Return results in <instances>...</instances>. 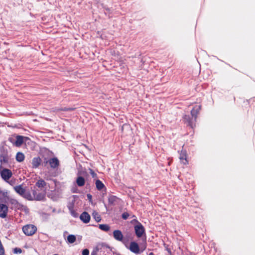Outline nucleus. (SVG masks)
<instances>
[{
    "label": "nucleus",
    "mask_w": 255,
    "mask_h": 255,
    "mask_svg": "<svg viewBox=\"0 0 255 255\" xmlns=\"http://www.w3.org/2000/svg\"><path fill=\"white\" fill-rule=\"evenodd\" d=\"M41 160L39 157H34L32 161V165L33 168H37L40 165Z\"/></svg>",
    "instance_id": "obj_14"
},
{
    "label": "nucleus",
    "mask_w": 255,
    "mask_h": 255,
    "mask_svg": "<svg viewBox=\"0 0 255 255\" xmlns=\"http://www.w3.org/2000/svg\"><path fill=\"white\" fill-rule=\"evenodd\" d=\"M68 109H65L64 110H67ZM68 110H72L71 109H68Z\"/></svg>",
    "instance_id": "obj_34"
},
{
    "label": "nucleus",
    "mask_w": 255,
    "mask_h": 255,
    "mask_svg": "<svg viewBox=\"0 0 255 255\" xmlns=\"http://www.w3.org/2000/svg\"><path fill=\"white\" fill-rule=\"evenodd\" d=\"M14 252L16 253H20L21 252V250L20 249L16 248L14 249Z\"/></svg>",
    "instance_id": "obj_31"
},
{
    "label": "nucleus",
    "mask_w": 255,
    "mask_h": 255,
    "mask_svg": "<svg viewBox=\"0 0 255 255\" xmlns=\"http://www.w3.org/2000/svg\"><path fill=\"white\" fill-rule=\"evenodd\" d=\"M127 248L131 252L136 254H138L142 252L146 249V246H144L142 247L141 249L140 250L137 243L135 242H131L130 243L129 247L127 246Z\"/></svg>",
    "instance_id": "obj_1"
},
{
    "label": "nucleus",
    "mask_w": 255,
    "mask_h": 255,
    "mask_svg": "<svg viewBox=\"0 0 255 255\" xmlns=\"http://www.w3.org/2000/svg\"><path fill=\"white\" fill-rule=\"evenodd\" d=\"M179 159L180 161L184 165H186L188 163V161L187 160V154L185 150H182L181 153H180Z\"/></svg>",
    "instance_id": "obj_11"
},
{
    "label": "nucleus",
    "mask_w": 255,
    "mask_h": 255,
    "mask_svg": "<svg viewBox=\"0 0 255 255\" xmlns=\"http://www.w3.org/2000/svg\"><path fill=\"white\" fill-rule=\"evenodd\" d=\"M37 228L33 225H27L22 228V231L27 236H32L36 231Z\"/></svg>",
    "instance_id": "obj_3"
},
{
    "label": "nucleus",
    "mask_w": 255,
    "mask_h": 255,
    "mask_svg": "<svg viewBox=\"0 0 255 255\" xmlns=\"http://www.w3.org/2000/svg\"><path fill=\"white\" fill-rule=\"evenodd\" d=\"M13 188L14 191L21 196L23 195L25 191V189L22 187V185L14 186Z\"/></svg>",
    "instance_id": "obj_13"
},
{
    "label": "nucleus",
    "mask_w": 255,
    "mask_h": 255,
    "mask_svg": "<svg viewBox=\"0 0 255 255\" xmlns=\"http://www.w3.org/2000/svg\"><path fill=\"white\" fill-rule=\"evenodd\" d=\"M184 119L185 122H186L188 124L189 126H190L191 128H193L194 125L193 123V122L191 121V120H190V118L189 117V116H185L184 117Z\"/></svg>",
    "instance_id": "obj_23"
},
{
    "label": "nucleus",
    "mask_w": 255,
    "mask_h": 255,
    "mask_svg": "<svg viewBox=\"0 0 255 255\" xmlns=\"http://www.w3.org/2000/svg\"><path fill=\"white\" fill-rule=\"evenodd\" d=\"M134 228L135 235L138 238H140L145 234V229L141 223H138L134 226Z\"/></svg>",
    "instance_id": "obj_6"
},
{
    "label": "nucleus",
    "mask_w": 255,
    "mask_h": 255,
    "mask_svg": "<svg viewBox=\"0 0 255 255\" xmlns=\"http://www.w3.org/2000/svg\"><path fill=\"white\" fill-rule=\"evenodd\" d=\"M128 216H129V215H128V213H123V215H122V217H123V218L124 219H125V220H126V219H128Z\"/></svg>",
    "instance_id": "obj_29"
},
{
    "label": "nucleus",
    "mask_w": 255,
    "mask_h": 255,
    "mask_svg": "<svg viewBox=\"0 0 255 255\" xmlns=\"http://www.w3.org/2000/svg\"><path fill=\"white\" fill-rule=\"evenodd\" d=\"M32 197L33 200L44 201L45 199V191L34 189L32 192Z\"/></svg>",
    "instance_id": "obj_2"
},
{
    "label": "nucleus",
    "mask_w": 255,
    "mask_h": 255,
    "mask_svg": "<svg viewBox=\"0 0 255 255\" xmlns=\"http://www.w3.org/2000/svg\"><path fill=\"white\" fill-rule=\"evenodd\" d=\"M24 137L20 135H17L16 137V140L14 142V144L16 146H20L23 142Z\"/></svg>",
    "instance_id": "obj_15"
},
{
    "label": "nucleus",
    "mask_w": 255,
    "mask_h": 255,
    "mask_svg": "<svg viewBox=\"0 0 255 255\" xmlns=\"http://www.w3.org/2000/svg\"><path fill=\"white\" fill-rule=\"evenodd\" d=\"M89 251L88 249H85L82 252V255H89Z\"/></svg>",
    "instance_id": "obj_28"
},
{
    "label": "nucleus",
    "mask_w": 255,
    "mask_h": 255,
    "mask_svg": "<svg viewBox=\"0 0 255 255\" xmlns=\"http://www.w3.org/2000/svg\"><path fill=\"white\" fill-rule=\"evenodd\" d=\"M7 182L11 185H13L14 184V181L12 180H7Z\"/></svg>",
    "instance_id": "obj_30"
},
{
    "label": "nucleus",
    "mask_w": 255,
    "mask_h": 255,
    "mask_svg": "<svg viewBox=\"0 0 255 255\" xmlns=\"http://www.w3.org/2000/svg\"><path fill=\"white\" fill-rule=\"evenodd\" d=\"M149 255H154L152 253H149Z\"/></svg>",
    "instance_id": "obj_33"
},
{
    "label": "nucleus",
    "mask_w": 255,
    "mask_h": 255,
    "mask_svg": "<svg viewBox=\"0 0 255 255\" xmlns=\"http://www.w3.org/2000/svg\"><path fill=\"white\" fill-rule=\"evenodd\" d=\"M90 215L86 212H84L80 215V219L82 220L84 223H88L89 222L90 220Z\"/></svg>",
    "instance_id": "obj_10"
},
{
    "label": "nucleus",
    "mask_w": 255,
    "mask_h": 255,
    "mask_svg": "<svg viewBox=\"0 0 255 255\" xmlns=\"http://www.w3.org/2000/svg\"><path fill=\"white\" fill-rule=\"evenodd\" d=\"M16 159L18 162H21L24 159V155L21 152H18L16 155Z\"/></svg>",
    "instance_id": "obj_21"
},
{
    "label": "nucleus",
    "mask_w": 255,
    "mask_h": 255,
    "mask_svg": "<svg viewBox=\"0 0 255 255\" xmlns=\"http://www.w3.org/2000/svg\"><path fill=\"white\" fill-rule=\"evenodd\" d=\"M99 228L104 231H108L110 230V227L107 224H100L99 225Z\"/></svg>",
    "instance_id": "obj_24"
},
{
    "label": "nucleus",
    "mask_w": 255,
    "mask_h": 255,
    "mask_svg": "<svg viewBox=\"0 0 255 255\" xmlns=\"http://www.w3.org/2000/svg\"><path fill=\"white\" fill-rule=\"evenodd\" d=\"M4 249L2 247L1 242L0 241V255H3Z\"/></svg>",
    "instance_id": "obj_26"
},
{
    "label": "nucleus",
    "mask_w": 255,
    "mask_h": 255,
    "mask_svg": "<svg viewBox=\"0 0 255 255\" xmlns=\"http://www.w3.org/2000/svg\"><path fill=\"white\" fill-rule=\"evenodd\" d=\"M0 175L2 178L6 182H7V180H8L12 176V172L10 170L4 168L0 170Z\"/></svg>",
    "instance_id": "obj_7"
},
{
    "label": "nucleus",
    "mask_w": 255,
    "mask_h": 255,
    "mask_svg": "<svg viewBox=\"0 0 255 255\" xmlns=\"http://www.w3.org/2000/svg\"><path fill=\"white\" fill-rule=\"evenodd\" d=\"M200 109H201L200 106H196L191 111V114L192 117L193 118H194L195 120H196V119L197 118V115L198 114Z\"/></svg>",
    "instance_id": "obj_12"
},
{
    "label": "nucleus",
    "mask_w": 255,
    "mask_h": 255,
    "mask_svg": "<svg viewBox=\"0 0 255 255\" xmlns=\"http://www.w3.org/2000/svg\"><path fill=\"white\" fill-rule=\"evenodd\" d=\"M47 162L49 164L50 167L52 168H56L59 165V161L56 157L50 159Z\"/></svg>",
    "instance_id": "obj_9"
},
{
    "label": "nucleus",
    "mask_w": 255,
    "mask_h": 255,
    "mask_svg": "<svg viewBox=\"0 0 255 255\" xmlns=\"http://www.w3.org/2000/svg\"><path fill=\"white\" fill-rule=\"evenodd\" d=\"M4 201L10 204L11 205V208H19L20 206L18 201L16 199L9 196V194H7Z\"/></svg>",
    "instance_id": "obj_5"
},
{
    "label": "nucleus",
    "mask_w": 255,
    "mask_h": 255,
    "mask_svg": "<svg viewBox=\"0 0 255 255\" xmlns=\"http://www.w3.org/2000/svg\"><path fill=\"white\" fill-rule=\"evenodd\" d=\"M8 211L7 206L3 204H0V217L4 218L6 216Z\"/></svg>",
    "instance_id": "obj_8"
},
{
    "label": "nucleus",
    "mask_w": 255,
    "mask_h": 255,
    "mask_svg": "<svg viewBox=\"0 0 255 255\" xmlns=\"http://www.w3.org/2000/svg\"><path fill=\"white\" fill-rule=\"evenodd\" d=\"M116 197L115 196H111L109 198V202L111 203H113L116 200Z\"/></svg>",
    "instance_id": "obj_27"
},
{
    "label": "nucleus",
    "mask_w": 255,
    "mask_h": 255,
    "mask_svg": "<svg viewBox=\"0 0 255 255\" xmlns=\"http://www.w3.org/2000/svg\"><path fill=\"white\" fill-rule=\"evenodd\" d=\"M113 236L116 240L121 242L127 247L128 242L124 238V236L121 231L115 230L113 232Z\"/></svg>",
    "instance_id": "obj_4"
},
{
    "label": "nucleus",
    "mask_w": 255,
    "mask_h": 255,
    "mask_svg": "<svg viewBox=\"0 0 255 255\" xmlns=\"http://www.w3.org/2000/svg\"><path fill=\"white\" fill-rule=\"evenodd\" d=\"M23 198L26 199L28 200L33 201V198L32 197V194H31L29 191H25L24 194L22 196Z\"/></svg>",
    "instance_id": "obj_17"
},
{
    "label": "nucleus",
    "mask_w": 255,
    "mask_h": 255,
    "mask_svg": "<svg viewBox=\"0 0 255 255\" xmlns=\"http://www.w3.org/2000/svg\"><path fill=\"white\" fill-rule=\"evenodd\" d=\"M87 197H88V199L90 201H91V200H92V195H91L90 194H88V195H87Z\"/></svg>",
    "instance_id": "obj_32"
},
{
    "label": "nucleus",
    "mask_w": 255,
    "mask_h": 255,
    "mask_svg": "<svg viewBox=\"0 0 255 255\" xmlns=\"http://www.w3.org/2000/svg\"><path fill=\"white\" fill-rule=\"evenodd\" d=\"M92 216L97 222H99L101 220V216L97 212L94 211L92 213Z\"/></svg>",
    "instance_id": "obj_22"
},
{
    "label": "nucleus",
    "mask_w": 255,
    "mask_h": 255,
    "mask_svg": "<svg viewBox=\"0 0 255 255\" xmlns=\"http://www.w3.org/2000/svg\"><path fill=\"white\" fill-rule=\"evenodd\" d=\"M96 186L99 190H101L105 187L104 184L100 180H96Z\"/></svg>",
    "instance_id": "obj_19"
},
{
    "label": "nucleus",
    "mask_w": 255,
    "mask_h": 255,
    "mask_svg": "<svg viewBox=\"0 0 255 255\" xmlns=\"http://www.w3.org/2000/svg\"><path fill=\"white\" fill-rule=\"evenodd\" d=\"M76 183L79 186H83L85 184V179L82 177H78L76 180Z\"/></svg>",
    "instance_id": "obj_20"
},
{
    "label": "nucleus",
    "mask_w": 255,
    "mask_h": 255,
    "mask_svg": "<svg viewBox=\"0 0 255 255\" xmlns=\"http://www.w3.org/2000/svg\"><path fill=\"white\" fill-rule=\"evenodd\" d=\"M46 182L43 179H39L36 183L35 186L39 188H40L42 190L43 188L46 186Z\"/></svg>",
    "instance_id": "obj_16"
},
{
    "label": "nucleus",
    "mask_w": 255,
    "mask_h": 255,
    "mask_svg": "<svg viewBox=\"0 0 255 255\" xmlns=\"http://www.w3.org/2000/svg\"><path fill=\"white\" fill-rule=\"evenodd\" d=\"M67 240L70 243H73L76 241V237L74 235H69L67 237Z\"/></svg>",
    "instance_id": "obj_25"
},
{
    "label": "nucleus",
    "mask_w": 255,
    "mask_h": 255,
    "mask_svg": "<svg viewBox=\"0 0 255 255\" xmlns=\"http://www.w3.org/2000/svg\"><path fill=\"white\" fill-rule=\"evenodd\" d=\"M8 161V156L6 153H3L0 155V161L1 163H6Z\"/></svg>",
    "instance_id": "obj_18"
}]
</instances>
